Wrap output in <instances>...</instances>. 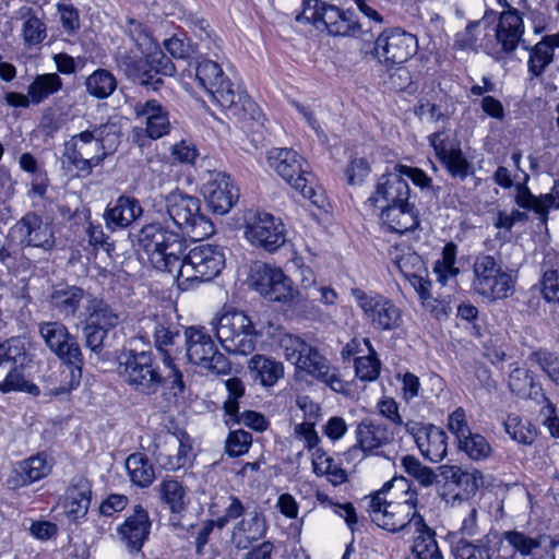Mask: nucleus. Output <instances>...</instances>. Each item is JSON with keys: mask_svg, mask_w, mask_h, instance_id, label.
Segmentation results:
<instances>
[{"mask_svg": "<svg viewBox=\"0 0 559 559\" xmlns=\"http://www.w3.org/2000/svg\"><path fill=\"white\" fill-rule=\"evenodd\" d=\"M266 527L263 514L254 511L249 514V518L234 525L230 542L238 550L248 549L254 542L264 537Z\"/></svg>", "mask_w": 559, "mask_h": 559, "instance_id": "27", "label": "nucleus"}, {"mask_svg": "<svg viewBox=\"0 0 559 559\" xmlns=\"http://www.w3.org/2000/svg\"><path fill=\"white\" fill-rule=\"evenodd\" d=\"M267 164L304 198L318 207H324V191L314 185V176L305 167L306 160L296 151L274 147L267 152Z\"/></svg>", "mask_w": 559, "mask_h": 559, "instance_id": "5", "label": "nucleus"}, {"mask_svg": "<svg viewBox=\"0 0 559 559\" xmlns=\"http://www.w3.org/2000/svg\"><path fill=\"white\" fill-rule=\"evenodd\" d=\"M405 430L414 438L421 454L431 462H440L447 455V436L438 427L409 420L405 423Z\"/></svg>", "mask_w": 559, "mask_h": 559, "instance_id": "18", "label": "nucleus"}, {"mask_svg": "<svg viewBox=\"0 0 559 559\" xmlns=\"http://www.w3.org/2000/svg\"><path fill=\"white\" fill-rule=\"evenodd\" d=\"M86 313L88 323L107 330H112L120 323V313L100 298L87 299Z\"/></svg>", "mask_w": 559, "mask_h": 559, "instance_id": "36", "label": "nucleus"}, {"mask_svg": "<svg viewBox=\"0 0 559 559\" xmlns=\"http://www.w3.org/2000/svg\"><path fill=\"white\" fill-rule=\"evenodd\" d=\"M62 85V80L57 73L37 74L27 87L33 105L41 104L49 96L61 91Z\"/></svg>", "mask_w": 559, "mask_h": 559, "instance_id": "39", "label": "nucleus"}, {"mask_svg": "<svg viewBox=\"0 0 559 559\" xmlns=\"http://www.w3.org/2000/svg\"><path fill=\"white\" fill-rule=\"evenodd\" d=\"M154 323V338L155 346L159 352H164V356L169 354L166 347L175 344V340L179 336L177 329H171L170 325H166L163 322L155 321Z\"/></svg>", "mask_w": 559, "mask_h": 559, "instance_id": "59", "label": "nucleus"}, {"mask_svg": "<svg viewBox=\"0 0 559 559\" xmlns=\"http://www.w3.org/2000/svg\"><path fill=\"white\" fill-rule=\"evenodd\" d=\"M160 499L173 512H180L185 506L186 490L181 483L174 478H165L158 488Z\"/></svg>", "mask_w": 559, "mask_h": 559, "instance_id": "46", "label": "nucleus"}, {"mask_svg": "<svg viewBox=\"0 0 559 559\" xmlns=\"http://www.w3.org/2000/svg\"><path fill=\"white\" fill-rule=\"evenodd\" d=\"M144 56L128 55L126 52H118L117 63L127 76L133 82L146 86L153 91L158 90L159 85L163 84L162 78L158 76V71L153 69H146L147 60H143Z\"/></svg>", "mask_w": 559, "mask_h": 559, "instance_id": "26", "label": "nucleus"}, {"mask_svg": "<svg viewBox=\"0 0 559 559\" xmlns=\"http://www.w3.org/2000/svg\"><path fill=\"white\" fill-rule=\"evenodd\" d=\"M554 48L549 40H547V37L544 36L540 41L530 49L527 66L532 76H540L554 61Z\"/></svg>", "mask_w": 559, "mask_h": 559, "instance_id": "42", "label": "nucleus"}, {"mask_svg": "<svg viewBox=\"0 0 559 559\" xmlns=\"http://www.w3.org/2000/svg\"><path fill=\"white\" fill-rule=\"evenodd\" d=\"M491 297L504 298L513 293L514 278L511 273L503 272L500 269H495V263L491 262Z\"/></svg>", "mask_w": 559, "mask_h": 559, "instance_id": "54", "label": "nucleus"}, {"mask_svg": "<svg viewBox=\"0 0 559 559\" xmlns=\"http://www.w3.org/2000/svg\"><path fill=\"white\" fill-rule=\"evenodd\" d=\"M277 335L276 343L282 349L286 360L296 366V364L300 361V357H302V353L308 343L301 337L287 332H280Z\"/></svg>", "mask_w": 559, "mask_h": 559, "instance_id": "48", "label": "nucleus"}, {"mask_svg": "<svg viewBox=\"0 0 559 559\" xmlns=\"http://www.w3.org/2000/svg\"><path fill=\"white\" fill-rule=\"evenodd\" d=\"M85 88L91 96L105 99L116 91L117 80L110 71L97 69L86 78Z\"/></svg>", "mask_w": 559, "mask_h": 559, "instance_id": "41", "label": "nucleus"}, {"mask_svg": "<svg viewBox=\"0 0 559 559\" xmlns=\"http://www.w3.org/2000/svg\"><path fill=\"white\" fill-rule=\"evenodd\" d=\"M136 241L152 266L163 272L174 273L186 251L182 236L173 229L167 219L158 218V215L142 226Z\"/></svg>", "mask_w": 559, "mask_h": 559, "instance_id": "3", "label": "nucleus"}, {"mask_svg": "<svg viewBox=\"0 0 559 559\" xmlns=\"http://www.w3.org/2000/svg\"><path fill=\"white\" fill-rule=\"evenodd\" d=\"M15 230L25 246L49 250L55 245L52 228L35 213H27L22 217L16 223Z\"/></svg>", "mask_w": 559, "mask_h": 559, "instance_id": "23", "label": "nucleus"}, {"mask_svg": "<svg viewBox=\"0 0 559 559\" xmlns=\"http://www.w3.org/2000/svg\"><path fill=\"white\" fill-rule=\"evenodd\" d=\"M164 364L168 369L167 374H163V378L165 379L164 384H167L168 394L171 395L173 397H177L183 394L186 390L183 376L182 372L173 362L170 354H166L164 356Z\"/></svg>", "mask_w": 559, "mask_h": 559, "instance_id": "51", "label": "nucleus"}, {"mask_svg": "<svg viewBox=\"0 0 559 559\" xmlns=\"http://www.w3.org/2000/svg\"><path fill=\"white\" fill-rule=\"evenodd\" d=\"M418 49L417 37L401 28L383 31L374 41V56L385 66L406 62Z\"/></svg>", "mask_w": 559, "mask_h": 559, "instance_id": "13", "label": "nucleus"}, {"mask_svg": "<svg viewBox=\"0 0 559 559\" xmlns=\"http://www.w3.org/2000/svg\"><path fill=\"white\" fill-rule=\"evenodd\" d=\"M372 523L390 533L423 528L424 518L418 513V493L405 479L385 483L381 489L360 501Z\"/></svg>", "mask_w": 559, "mask_h": 559, "instance_id": "1", "label": "nucleus"}, {"mask_svg": "<svg viewBox=\"0 0 559 559\" xmlns=\"http://www.w3.org/2000/svg\"><path fill=\"white\" fill-rule=\"evenodd\" d=\"M225 266L223 249L216 245L204 243L189 250L179 259L175 269L179 285L190 281H211L217 276Z\"/></svg>", "mask_w": 559, "mask_h": 559, "instance_id": "9", "label": "nucleus"}, {"mask_svg": "<svg viewBox=\"0 0 559 559\" xmlns=\"http://www.w3.org/2000/svg\"><path fill=\"white\" fill-rule=\"evenodd\" d=\"M22 33L25 44L35 46L46 38V25L39 17L29 14L23 24Z\"/></svg>", "mask_w": 559, "mask_h": 559, "instance_id": "55", "label": "nucleus"}, {"mask_svg": "<svg viewBox=\"0 0 559 559\" xmlns=\"http://www.w3.org/2000/svg\"><path fill=\"white\" fill-rule=\"evenodd\" d=\"M257 335L258 333L255 332L254 326L252 325V328L249 329V331H245L229 344H226L225 348L235 354L243 356L250 355L255 350Z\"/></svg>", "mask_w": 559, "mask_h": 559, "instance_id": "58", "label": "nucleus"}, {"mask_svg": "<svg viewBox=\"0 0 559 559\" xmlns=\"http://www.w3.org/2000/svg\"><path fill=\"white\" fill-rule=\"evenodd\" d=\"M350 295L376 331H392L402 324V310L384 296L360 288H352Z\"/></svg>", "mask_w": 559, "mask_h": 559, "instance_id": "10", "label": "nucleus"}, {"mask_svg": "<svg viewBox=\"0 0 559 559\" xmlns=\"http://www.w3.org/2000/svg\"><path fill=\"white\" fill-rule=\"evenodd\" d=\"M142 214L143 207L135 198L120 195L115 202L107 205L104 219L106 226L111 230L124 229Z\"/></svg>", "mask_w": 559, "mask_h": 559, "instance_id": "25", "label": "nucleus"}, {"mask_svg": "<svg viewBox=\"0 0 559 559\" xmlns=\"http://www.w3.org/2000/svg\"><path fill=\"white\" fill-rule=\"evenodd\" d=\"M297 21L312 23L316 28L326 31L332 36H356L361 32V24L353 12L342 11L322 0H305Z\"/></svg>", "mask_w": 559, "mask_h": 559, "instance_id": "8", "label": "nucleus"}, {"mask_svg": "<svg viewBox=\"0 0 559 559\" xmlns=\"http://www.w3.org/2000/svg\"><path fill=\"white\" fill-rule=\"evenodd\" d=\"M126 468L132 484L141 488L148 487L155 478L153 465L142 453L130 454L126 460Z\"/></svg>", "mask_w": 559, "mask_h": 559, "instance_id": "37", "label": "nucleus"}, {"mask_svg": "<svg viewBox=\"0 0 559 559\" xmlns=\"http://www.w3.org/2000/svg\"><path fill=\"white\" fill-rule=\"evenodd\" d=\"M459 449L464 451L472 460L479 461L487 457V441L477 433L469 432L459 441Z\"/></svg>", "mask_w": 559, "mask_h": 559, "instance_id": "52", "label": "nucleus"}, {"mask_svg": "<svg viewBox=\"0 0 559 559\" xmlns=\"http://www.w3.org/2000/svg\"><path fill=\"white\" fill-rule=\"evenodd\" d=\"M134 114L135 118L145 124V132L153 140L164 136L170 130L168 112L155 99L136 103Z\"/></svg>", "mask_w": 559, "mask_h": 559, "instance_id": "24", "label": "nucleus"}, {"mask_svg": "<svg viewBox=\"0 0 559 559\" xmlns=\"http://www.w3.org/2000/svg\"><path fill=\"white\" fill-rule=\"evenodd\" d=\"M355 436L357 443L345 453L347 457L355 459L359 452L365 456L377 454L379 449L392 440L388 427L370 418H365L357 425Z\"/></svg>", "mask_w": 559, "mask_h": 559, "instance_id": "17", "label": "nucleus"}, {"mask_svg": "<svg viewBox=\"0 0 559 559\" xmlns=\"http://www.w3.org/2000/svg\"><path fill=\"white\" fill-rule=\"evenodd\" d=\"M430 285H423L420 288L415 289L418 294L423 307L432 313L438 320H441L443 318L448 317V310L450 309L449 306L443 301L439 300L437 298H433L430 295Z\"/></svg>", "mask_w": 559, "mask_h": 559, "instance_id": "56", "label": "nucleus"}, {"mask_svg": "<svg viewBox=\"0 0 559 559\" xmlns=\"http://www.w3.org/2000/svg\"><path fill=\"white\" fill-rule=\"evenodd\" d=\"M441 160L453 177L464 179L469 173V164L463 157L460 148H455Z\"/></svg>", "mask_w": 559, "mask_h": 559, "instance_id": "62", "label": "nucleus"}, {"mask_svg": "<svg viewBox=\"0 0 559 559\" xmlns=\"http://www.w3.org/2000/svg\"><path fill=\"white\" fill-rule=\"evenodd\" d=\"M49 471L50 465L46 457L43 454H38L23 461L17 473L21 477V485H26L45 477Z\"/></svg>", "mask_w": 559, "mask_h": 559, "instance_id": "45", "label": "nucleus"}, {"mask_svg": "<svg viewBox=\"0 0 559 559\" xmlns=\"http://www.w3.org/2000/svg\"><path fill=\"white\" fill-rule=\"evenodd\" d=\"M504 431L518 443L532 444L536 437V428L527 420H523L515 414H510L503 420Z\"/></svg>", "mask_w": 559, "mask_h": 559, "instance_id": "44", "label": "nucleus"}, {"mask_svg": "<svg viewBox=\"0 0 559 559\" xmlns=\"http://www.w3.org/2000/svg\"><path fill=\"white\" fill-rule=\"evenodd\" d=\"M449 538L451 551L456 559H489L488 547H477L457 534H451Z\"/></svg>", "mask_w": 559, "mask_h": 559, "instance_id": "47", "label": "nucleus"}, {"mask_svg": "<svg viewBox=\"0 0 559 559\" xmlns=\"http://www.w3.org/2000/svg\"><path fill=\"white\" fill-rule=\"evenodd\" d=\"M251 378L263 386H273L284 377V365L273 357L253 355L248 361Z\"/></svg>", "mask_w": 559, "mask_h": 559, "instance_id": "33", "label": "nucleus"}, {"mask_svg": "<svg viewBox=\"0 0 559 559\" xmlns=\"http://www.w3.org/2000/svg\"><path fill=\"white\" fill-rule=\"evenodd\" d=\"M39 334L51 352L69 365L70 378L68 385H60L51 390L56 396L66 395L76 388L81 379L83 355L79 343L72 336L67 326L58 321L43 322L39 324Z\"/></svg>", "mask_w": 559, "mask_h": 559, "instance_id": "6", "label": "nucleus"}, {"mask_svg": "<svg viewBox=\"0 0 559 559\" xmlns=\"http://www.w3.org/2000/svg\"><path fill=\"white\" fill-rule=\"evenodd\" d=\"M381 364L374 355L361 356L355 359L356 376L364 381H373L380 374Z\"/></svg>", "mask_w": 559, "mask_h": 559, "instance_id": "57", "label": "nucleus"}, {"mask_svg": "<svg viewBox=\"0 0 559 559\" xmlns=\"http://www.w3.org/2000/svg\"><path fill=\"white\" fill-rule=\"evenodd\" d=\"M154 215L167 219L192 240H202L214 233L213 223L201 213L200 200L182 191L174 190L154 205Z\"/></svg>", "mask_w": 559, "mask_h": 559, "instance_id": "4", "label": "nucleus"}, {"mask_svg": "<svg viewBox=\"0 0 559 559\" xmlns=\"http://www.w3.org/2000/svg\"><path fill=\"white\" fill-rule=\"evenodd\" d=\"M417 536L414 538L412 554L416 559H442L435 533L424 521L423 528H412Z\"/></svg>", "mask_w": 559, "mask_h": 559, "instance_id": "40", "label": "nucleus"}, {"mask_svg": "<svg viewBox=\"0 0 559 559\" xmlns=\"http://www.w3.org/2000/svg\"><path fill=\"white\" fill-rule=\"evenodd\" d=\"M504 539L519 552L524 556L530 555L534 549L540 547V542L525 536L523 533L516 531L506 532Z\"/></svg>", "mask_w": 559, "mask_h": 559, "instance_id": "63", "label": "nucleus"}, {"mask_svg": "<svg viewBox=\"0 0 559 559\" xmlns=\"http://www.w3.org/2000/svg\"><path fill=\"white\" fill-rule=\"evenodd\" d=\"M150 526L146 510L136 506L133 514L119 526L118 533L130 550L139 551L150 534Z\"/></svg>", "mask_w": 559, "mask_h": 559, "instance_id": "28", "label": "nucleus"}, {"mask_svg": "<svg viewBox=\"0 0 559 559\" xmlns=\"http://www.w3.org/2000/svg\"><path fill=\"white\" fill-rule=\"evenodd\" d=\"M195 78L199 85L222 107L233 110L234 114L238 112L239 105L236 100L237 95L233 90V84L224 75L217 62L209 59L199 61L195 68ZM238 98L241 100L239 96Z\"/></svg>", "mask_w": 559, "mask_h": 559, "instance_id": "14", "label": "nucleus"}, {"mask_svg": "<svg viewBox=\"0 0 559 559\" xmlns=\"http://www.w3.org/2000/svg\"><path fill=\"white\" fill-rule=\"evenodd\" d=\"M251 286L271 301L288 302L292 295V280L276 266L254 262L250 269Z\"/></svg>", "mask_w": 559, "mask_h": 559, "instance_id": "15", "label": "nucleus"}, {"mask_svg": "<svg viewBox=\"0 0 559 559\" xmlns=\"http://www.w3.org/2000/svg\"><path fill=\"white\" fill-rule=\"evenodd\" d=\"M409 192L407 181L393 167L378 179L376 190L367 202L373 207L383 210L384 206L402 204L407 201Z\"/></svg>", "mask_w": 559, "mask_h": 559, "instance_id": "19", "label": "nucleus"}, {"mask_svg": "<svg viewBox=\"0 0 559 559\" xmlns=\"http://www.w3.org/2000/svg\"><path fill=\"white\" fill-rule=\"evenodd\" d=\"M84 298L85 292L78 286L59 287L50 295L51 305L64 318H73Z\"/></svg>", "mask_w": 559, "mask_h": 559, "instance_id": "35", "label": "nucleus"}, {"mask_svg": "<svg viewBox=\"0 0 559 559\" xmlns=\"http://www.w3.org/2000/svg\"><path fill=\"white\" fill-rule=\"evenodd\" d=\"M499 5L507 8L500 14L499 23L496 29L497 43L501 45V50L509 53L515 50L524 33L523 20L516 9H513L508 0H496Z\"/></svg>", "mask_w": 559, "mask_h": 559, "instance_id": "21", "label": "nucleus"}, {"mask_svg": "<svg viewBox=\"0 0 559 559\" xmlns=\"http://www.w3.org/2000/svg\"><path fill=\"white\" fill-rule=\"evenodd\" d=\"M442 477L460 487L465 495H473L481 483V475L477 471H464L455 465H442L439 467Z\"/></svg>", "mask_w": 559, "mask_h": 559, "instance_id": "38", "label": "nucleus"}, {"mask_svg": "<svg viewBox=\"0 0 559 559\" xmlns=\"http://www.w3.org/2000/svg\"><path fill=\"white\" fill-rule=\"evenodd\" d=\"M251 443L250 432L242 429L230 431L225 442V451L229 456H240L248 452Z\"/></svg>", "mask_w": 559, "mask_h": 559, "instance_id": "53", "label": "nucleus"}, {"mask_svg": "<svg viewBox=\"0 0 559 559\" xmlns=\"http://www.w3.org/2000/svg\"><path fill=\"white\" fill-rule=\"evenodd\" d=\"M380 218L388 229L399 234L413 230L419 224L417 210L408 200L402 204L384 206Z\"/></svg>", "mask_w": 559, "mask_h": 559, "instance_id": "30", "label": "nucleus"}, {"mask_svg": "<svg viewBox=\"0 0 559 559\" xmlns=\"http://www.w3.org/2000/svg\"><path fill=\"white\" fill-rule=\"evenodd\" d=\"M542 295L548 302L559 304V271L548 270L542 278Z\"/></svg>", "mask_w": 559, "mask_h": 559, "instance_id": "64", "label": "nucleus"}, {"mask_svg": "<svg viewBox=\"0 0 559 559\" xmlns=\"http://www.w3.org/2000/svg\"><path fill=\"white\" fill-rule=\"evenodd\" d=\"M393 261L402 275L409 281L414 289L420 288L423 285H430L425 262L416 252L409 249L402 250L401 253L396 251Z\"/></svg>", "mask_w": 559, "mask_h": 559, "instance_id": "31", "label": "nucleus"}, {"mask_svg": "<svg viewBox=\"0 0 559 559\" xmlns=\"http://www.w3.org/2000/svg\"><path fill=\"white\" fill-rule=\"evenodd\" d=\"M91 484L85 478H78L67 490L66 513L72 521L84 518L91 504Z\"/></svg>", "mask_w": 559, "mask_h": 559, "instance_id": "32", "label": "nucleus"}, {"mask_svg": "<svg viewBox=\"0 0 559 559\" xmlns=\"http://www.w3.org/2000/svg\"><path fill=\"white\" fill-rule=\"evenodd\" d=\"M301 288L295 289L292 286L293 298H288L289 306L301 317L316 319L320 314V309L313 305L316 300V276L309 266H301L299 270Z\"/></svg>", "mask_w": 559, "mask_h": 559, "instance_id": "22", "label": "nucleus"}, {"mask_svg": "<svg viewBox=\"0 0 559 559\" xmlns=\"http://www.w3.org/2000/svg\"><path fill=\"white\" fill-rule=\"evenodd\" d=\"M120 135V127L110 121L74 134L64 143V160L82 177L90 176L94 167L117 151Z\"/></svg>", "mask_w": 559, "mask_h": 559, "instance_id": "2", "label": "nucleus"}, {"mask_svg": "<svg viewBox=\"0 0 559 559\" xmlns=\"http://www.w3.org/2000/svg\"><path fill=\"white\" fill-rule=\"evenodd\" d=\"M401 464L404 472L414 477L420 485L429 487L435 483L437 477L435 472L430 467L423 465L416 457L405 455L402 457Z\"/></svg>", "mask_w": 559, "mask_h": 559, "instance_id": "49", "label": "nucleus"}, {"mask_svg": "<svg viewBox=\"0 0 559 559\" xmlns=\"http://www.w3.org/2000/svg\"><path fill=\"white\" fill-rule=\"evenodd\" d=\"M245 237L253 246L273 252L286 242V229L272 214L254 212L246 216Z\"/></svg>", "mask_w": 559, "mask_h": 559, "instance_id": "12", "label": "nucleus"}, {"mask_svg": "<svg viewBox=\"0 0 559 559\" xmlns=\"http://www.w3.org/2000/svg\"><path fill=\"white\" fill-rule=\"evenodd\" d=\"M109 331L110 330L87 322L83 328L85 346L90 348L94 354H100L104 348V341L107 337Z\"/></svg>", "mask_w": 559, "mask_h": 559, "instance_id": "61", "label": "nucleus"}, {"mask_svg": "<svg viewBox=\"0 0 559 559\" xmlns=\"http://www.w3.org/2000/svg\"><path fill=\"white\" fill-rule=\"evenodd\" d=\"M508 385L510 391L520 397L531 399L537 404L547 401L540 384L534 381L532 374L526 369H513L509 374Z\"/></svg>", "mask_w": 559, "mask_h": 559, "instance_id": "34", "label": "nucleus"}, {"mask_svg": "<svg viewBox=\"0 0 559 559\" xmlns=\"http://www.w3.org/2000/svg\"><path fill=\"white\" fill-rule=\"evenodd\" d=\"M296 368L306 371L311 377L325 383L335 392L344 390V382L340 378L337 369L332 367L329 360L321 355L318 348L308 344L300 361L296 364Z\"/></svg>", "mask_w": 559, "mask_h": 559, "instance_id": "20", "label": "nucleus"}, {"mask_svg": "<svg viewBox=\"0 0 559 559\" xmlns=\"http://www.w3.org/2000/svg\"><path fill=\"white\" fill-rule=\"evenodd\" d=\"M530 359L538 364L549 378L559 384V358L552 353L538 350L531 355Z\"/></svg>", "mask_w": 559, "mask_h": 559, "instance_id": "60", "label": "nucleus"}, {"mask_svg": "<svg viewBox=\"0 0 559 559\" xmlns=\"http://www.w3.org/2000/svg\"><path fill=\"white\" fill-rule=\"evenodd\" d=\"M456 257V246L453 242H448L442 251V260L437 261L433 266V272L437 274V280L445 283L449 276H455L459 270L454 266Z\"/></svg>", "mask_w": 559, "mask_h": 559, "instance_id": "50", "label": "nucleus"}, {"mask_svg": "<svg viewBox=\"0 0 559 559\" xmlns=\"http://www.w3.org/2000/svg\"><path fill=\"white\" fill-rule=\"evenodd\" d=\"M207 207L215 214L228 213L239 198V190L224 171L209 170L202 186Z\"/></svg>", "mask_w": 559, "mask_h": 559, "instance_id": "16", "label": "nucleus"}, {"mask_svg": "<svg viewBox=\"0 0 559 559\" xmlns=\"http://www.w3.org/2000/svg\"><path fill=\"white\" fill-rule=\"evenodd\" d=\"M118 372L135 392L154 395L165 379L151 352L129 350L119 356Z\"/></svg>", "mask_w": 559, "mask_h": 559, "instance_id": "7", "label": "nucleus"}, {"mask_svg": "<svg viewBox=\"0 0 559 559\" xmlns=\"http://www.w3.org/2000/svg\"><path fill=\"white\" fill-rule=\"evenodd\" d=\"M216 332V336L225 347L238 335L252 328V321L242 311L231 310L227 311L219 317L213 319L211 322Z\"/></svg>", "mask_w": 559, "mask_h": 559, "instance_id": "29", "label": "nucleus"}, {"mask_svg": "<svg viewBox=\"0 0 559 559\" xmlns=\"http://www.w3.org/2000/svg\"><path fill=\"white\" fill-rule=\"evenodd\" d=\"M188 360L211 372L225 374L230 364L224 354L218 352L212 337L203 328L191 326L185 331Z\"/></svg>", "mask_w": 559, "mask_h": 559, "instance_id": "11", "label": "nucleus"}, {"mask_svg": "<svg viewBox=\"0 0 559 559\" xmlns=\"http://www.w3.org/2000/svg\"><path fill=\"white\" fill-rule=\"evenodd\" d=\"M126 32L135 46V51L131 50V55L150 57L153 53L156 43L142 23L129 19Z\"/></svg>", "mask_w": 559, "mask_h": 559, "instance_id": "43", "label": "nucleus"}]
</instances>
